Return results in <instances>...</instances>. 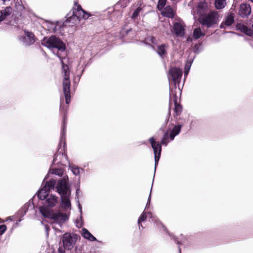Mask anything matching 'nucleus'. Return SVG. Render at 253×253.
<instances>
[{
  "label": "nucleus",
  "instance_id": "1",
  "mask_svg": "<svg viewBox=\"0 0 253 253\" xmlns=\"http://www.w3.org/2000/svg\"><path fill=\"white\" fill-rule=\"evenodd\" d=\"M181 127V125H178L175 126L170 131L168 130L164 134L161 143L156 141L154 137H151L149 139V142L150 143L154 153L155 167L158 165L161 157L162 151L161 145L167 146L169 142L173 140L175 136L180 133Z\"/></svg>",
  "mask_w": 253,
  "mask_h": 253
},
{
  "label": "nucleus",
  "instance_id": "2",
  "mask_svg": "<svg viewBox=\"0 0 253 253\" xmlns=\"http://www.w3.org/2000/svg\"><path fill=\"white\" fill-rule=\"evenodd\" d=\"M206 11L207 8L204 4L200 3L198 5V21L203 26L210 28L217 23L218 14L215 11H211L208 13H206Z\"/></svg>",
  "mask_w": 253,
  "mask_h": 253
},
{
  "label": "nucleus",
  "instance_id": "3",
  "mask_svg": "<svg viewBox=\"0 0 253 253\" xmlns=\"http://www.w3.org/2000/svg\"><path fill=\"white\" fill-rule=\"evenodd\" d=\"M39 210L40 213L44 217L51 219L54 222L60 224L65 222L69 218V213L54 212L53 210L45 206L40 207Z\"/></svg>",
  "mask_w": 253,
  "mask_h": 253
},
{
  "label": "nucleus",
  "instance_id": "4",
  "mask_svg": "<svg viewBox=\"0 0 253 253\" xmlns=\"http://www.w3.org/2000/svg\"><path fill=\"white\" fill-rule=\"evenodd\" d=\"M62 64V73L64 80L63 82V89L67 104H69L70 101V81L69 80V68L67 65L61 61Z\"/></svg>",
  "mask_w": 253,
  "mask_h": 253
},
{
  "label": "nucleus",
  "instance_id": "5",
  "mask_svg": "<svg viewBox=\"0 0 253 253\" xmlns=\"http://www.w3.org/2000/svg\"><path fill=\"white\" fill-rule=\"evenodd\" d=\"M42 44L49 48H56L60 50H64L65 49V43L55 36H52L49 38H44Z\"/></svg>",
  "mask_w": 253,
  "mask_h": 253
},
{
  "label": "nucleus",
  "instance_id": "6",
  "mask_svg": "<svg viewBox=\"0 0 253 253\" xmlns=\"http://www.w3.org/2000/svg\"><path fill=\"white\" fill-rule=\"evenodd\" d=\"M90 16V14L84 11L81 5L77 2H75V7L73 8L72 14L68 16L67 21L71 22V20L74 19L76 21H79L80 19H87Z\"/></svg>",
  "mask_w": 253,
  "mask_h": 253
},
{
  "label": "nucleus",
  "instance_id": "7",
  "mask_svg": "<svg viewBox=\"0 0 253 253\" xmlns=\"http://www.w3.org/2000/svg\"><path fill=\"white\" fill-rule=\"evenodd\" d=\"M78 240V235L70 233H65L62 237V243L64 249L71 250L76 244Z\"/></svg>",
  "mask_w": 253,
  "mask_h": 253
},
{
  "label": "nucleus",
  "instance_id": "8",
  "mask_svg": "<svg viewBox=\"0 0 253 253\" xmlns=\"http://www.w3.org/2000/svg\"><path fill=\"white\" fill-rule=\"evenodd\" d=\"M174 92V91L172 89L169 96V115H170L171 105L172 103L173 102L174 104V116L175 117L181 114L182 111V106L177 102V96H176V92Z\"/></svg>",
  "mask_w": 253,
  "mask_h": 253
},
{
  "label": "nucleus",
  "instance_id": "9",
  "mask_svg": "<svg viewBox=\"0 0 253 253\" xmlns=\"http://www.w3.org/2000/svg\"><path fill=\"white\" fill-rule=\"evenodd\" d=\"M169 79L173 82L176 90V85L178 84L180 82L182 71L179 68L172 67L169 70Z\"/></svg>",
  "mask_w": 253,
  "mask_h": 253
},
{
  "label": "nucleus",
  "instance_id": "10",
  "mask_svg": "<svg viewBox=\"0 0 253 253\" xmlns=\"http://www.w3.org/2000/svg\"><path fill=\"white\" fill-rule=\"evenodd\" d=\"M57 189L61 196L63 195H70V191L69 190L67 181L65 179H62L58 181Z\"/></svg>",
  "mask_w": 253,
  "mask_h": 253
},
{
  "label": "nucleus",
  "instance_id": "11",
  "mask_svg": "<svg viewBox=\"0 0 253 253\" xmlns=\"http://www.w3.org/2000/svg\"><path fill=\"white\" fill-rule=\"evenodd\" d=\"M251 13V7L249 4L242 3L240 5L238 14L242 18H248Z\"/></svg>",
  "mask_w": 253,
  "mask_h": 253
},
{
  "label": "nucleus",
  "instance_id": "12",
  "mask_svg": "<svg viewBox=\"0 0 253 253\" xmlns=\"http://www.w3.org/2000/svg\"><path fill=\"white\" fill-rule=\"evenodd\" d=\"M70 195H63L61 196V207L65 212L70 213L71 209V204L70 200Z\"/></svg>",
  "mask_w": 253,
  "mask_h": 253
},
{
  "label": "nucleus",
  "instance_id": "13",
  "mask_svg": "<svg viewBox=\"0 0 253 253\" xmlns=\"http://www.w3.org/2000/svg\"><path fill=\"white\" fill-rule=\"evenodd\" d=\"M237 30L243 32L246 35L252 37L253 36V30L242 23H237L236 26Z\"/></svg>",
  "mask_w": 253,
  "mask_h": 253
},
{
  "label": "nucleus",
  "instance_id": "14",
  "mask_svg": "<svg viewBox=\"0 0 253 253\" xmlns=\"http://www.w3.org/2000/svg\"><path fill=\"white\" fill-rule=\"evenodd\" d=\"M173 29L176 36L183 37L184 35V26L179 22H175L173 26Z\"/></svg>",
  "mask_w": 253,
  "mask_h": 253
},
{
  "label": "nucleus",
  "instance_id": "15",
  "mask_svg": "<svg viewBox=\"0 0 253 253\" xmlns=\"http://www.w3.org/2000/svg\"><path fill=\"white\" fill-rule=\"evenodd\" d=\"M234 22V14L230 13L225 18L220 26V28H225L226 26H230Z\"/></svg>",
  "mask_w": 253,
  "mask_h": 253
},
{
  "label": "nucleus",
  "instance_id": "16",
  "mask_svg": "<svg viewBox=\"0 0 253 253\" xmlns=\"http://www.w3.org/2000/svg\"><path fill=\"white\" fill-rule=\"evenodd\" d=\"M26 45H31L35 42L34 35L30 32H25V35L21 38Z\"/></svg>",
  "mask_w": 253,
  "mask_h": 253
},
{
  "label": "nucleus",
  "instance_id": "17",
  "mask_svg": "<svg viewBox=\"0 0 253 253\" xmlns=\"http://www.w3.org/2000/svg\"><path fill=\"white\" fill-rule=\"evenodd\" d=\"M163 10L161 12V14L163 16L169 18H174L175 13L170 6L168 5L166 7L163 8Z\"/></svg>",
  "mask_w": 253,
  "mask_h": 253
},
{
  "label": "nucleus",
  "instance_id": "18",
  "mask_svg": "<svg viewBox=\"0 0 253 253\" xmlns=\"http://www.w3.org/2000/svg\"><path fill=\"white\" fill-rule=\"evenodd\" d=\"M132 34V28H129L127 25L122 29L120 33V36L121 38H124L126 37H130Z\"/></svg>",
  "mask_w": 253,
  "mask_h": 253
},
{
  "label": "nucleus",
  "instance_id": "19",
  "mask_svg": "<svg viewBox=\"0 0 253 253\" xmlns=\"http://www.w3.org/2000/svg\"><path fill=\"white\" fill-rule=\"evenodd\" d=\"M81 234L85 239L90 241H95L97 240L86 228L82 229Z\"/></svg>",
  "mask_w": 253,
  "mask_h": 253
},
{
  "label": "nucleus",
  "instance_id": "20",
  "mask_svg": "<svg viewBox=\"0 0 253 253\" xmlns=\"http://www.w3.org/2000/svg\"><path fill=\"white\" fill-rule=\"evenodd\" d=\"M46 202L48 207H53L58 202V198L53 195H50L47 197Z\"/></svg>",
  "mask_w": 253,
  "mask_h": 253
},
{
  "label": "nucleus",
  "instance_id": "21",
  "mask_svg": "<svg viewBox=\"0 0 253 253\" xmlns=\"http://www.w3.org/2000/svg\"><path fill=\"white\" fill-rule=\"evenodd\" d=\"M48 187H43L42 189L39 191L38 197L41 200H44L48 194Z\"/></svg>",
  "mask_w": 253,
  "mask_h": 253
},
{
  "label": "nucleus",
  "instance_id": "22",
  "mask_svg": "<svg viewBox=\"0 0 253 253\" xmlns=\"http://www.w3.org/2000/svg\"><path fill=\"white\" fill-rule=\"evenodd\" d=\"M168 46L165 44H162L158 46L157 53L162 57L165 56L167 54L166 48Z\"/></svg>",
  "mask_w": 253,
  "mask_h": 253
},
{
  "label": "nucleus",
  "instance_id": "23",
  "mask_svg": "<svg viewBox=\"0 0 253 253\" xmlns=\"http://www.w3.org/2000/svg\"><path fill=\"white\" fill-rule=\"evenodd\" d=\"M146 219H147L146 213L145 212L143 211L140 215V217H139V218L138 219V221H137L139 229H140V227H141L143 228H144L143 227L141 223H142V222L145 221Z\"/></svg>",
  "mask_w": 253,
  "mask_h": 253
},
{
  "label": "nucleus",
  "instance_id": "24",
  "mask_svg": "<svg viewBox=\"0 0 253 253\" xmlns=\"http://www.w3.org/2000/svg\"><path fill=\"white\" fill-rule=\"evenodd\" d=\"M225 0H215V7L218 9H220L224 8L225 6Z\"/></svg>",
  "mask_w": 253,
  "mask_h": 253
},
{
  "label": "nucleus",
  "instance_id": "25",
  "mask_svg": "<svg viewBox=\"0 0 253 253\" xmlns=\"http://www.w3.org/2000/svg\"><path fill=\"white\" fill-rule=\"evenodd\" d=\"M205 34L202 33L201 30L200 28L195 29L193 32V37L195 39H199L202 36H204Z\"/></svg>",
  "mask_w": 253,
  "mask_h": 253
},
{
  "label": "nucleus",
  "instance_id": "26",
  "mask_svg": "<svg viewBox=\"0 0 253 253\" xmlns=\"http://www.w3.org/2000/svg\"><path fill=\"white\" fill-rule=\"evenodd\" d=\"M12 10V8L10 6H7L3 10H1L0 13H2L6 17L11 13Z\"/></svg>",
  "mask_w": 253,
  "mask_h": 253
},
{
  "label": "nucleus",
  "instance_id": "27",
  "mask_svg": "<svg viewBox=\"0 0 253 253\" xmlns=\"http://www.w3.org/2000/svg\"><path fill=\"white\" fill-rule=\"evenodd\" d=\"M167 0H158L157 8L159 10L161 11L164 8L166 4Z\"/></svg>",
  "mask_w": 253,
  "mask_h": 253
},
{
  "label": "nucleus",
  "instance_id": "28",
  "mask_svg": "<svg viewBox=\"0 0 253 253\" xmlns=\"http://www.w3.org/2000/svg\"><path fill=\"white\" fill-rule=\"evenodd\" d=\"M55 180H50L45 183L43 187H48V190L49 191L50 189L53 188L55 184Z\"/></svg>",
  "mask_w": 253,
  "mask_h": 253
},
{
  "label": "nucleus",
  "instance_id": "29",
  "mask_svg": "<svg viewBox=\"0 0 253 253\" xmlns=\"http://www.w3.org/2000/svg\"><path fill=\"white\" fill-rule=\"evenodd\" d=\"M129 3V2L128 0H120L117 3V5H120L122 8H125L127 6Z\"/></svg>",
  "mask_w": 253,
  "mask_h": 253
},
{
  "label": "nucleus",
  "instance_id": "30",
  "mask_svg": "<svg viewBox=\"0 0 253 253\" xmlns=\"http://www.w3.org/2000/svg\"><path fill=\"white\" fill-rule=\"evenodd\" d=\"M142 8L141 7H137L133 12L131 18L133 19H135L138 16L140 12L141 11Z\"/></svg>",
  "mask_w": 253,
  "mask_h": 253
},
{
  "label": "nucleus",
  "instance_id": "31",
  "mask_svg": "<svg viewBox=\"0 0 253 253\" xmlns=\"http://www.w3.org/2000/svg\"><path fill=\"white\" fill-rule=\"evenodd\" d=\"M15 6L17 9L22 10L24 8V6L22 4V0H16L15 2Z\"/></svg>",
  "mask_w": 253,
  "mask_h": 253
},
{
  "label": "nucleus",
  "instance_id": "32",
  "mask_svg": "<svg viewBox=\"0 0 253 253\" xmlns=\"http://www.w3.org/2000/svg\"><path fill=\"white\" fill-rule=\"evenodd\" d=\"M83 225V221L82 217L80 216L79 218H77L76 220V226L78 228H80L82 227Z\"/></svg>",
  "mask_w": 253,
  "mask_h": 253
},
{
  "label": "nucleus",
  "instance_id": "33",
  "mask_svg": "<svg viewBox=\"0 0 253 253\" xmlns=\"http://www.w3.org/2000/svg\"><path fill=\"white\" fill-rule=\"evenodd\" d=\"M52 173L56 175L61 176L62 174V170L61 169H52Z\"/></svg>",
  "mask_w": 253,
  "mask_h": 253
},
{
  "label": "nucleus",
  "instance_id": "34",
  "mask_svg": "<svg viewBox=\"0 0 253 253\" xmlns=\"http://www.w3.org/2000/svg\"><path fill=\"white\" fill-rule=\"evenodd\" d=\"M72 171L75 175H78L80 173V169L77 167H73L72 169Z\"/></svg>",
  "mask_w": 253,
  "mask_h": 253
},
{
  "label": "nucleus",
  "instance_id": "35",
  "mask_svg": "<svg viewBox=\"0 0 253 253\" xmlns=\"http://www.w3.org/2000/svg\"><path fill=\"white\" fill-rule=\"evenodd\" d=\"M6 230V226L4 225H0V235H2Z\"/></svg>",
  "mask_w": 253,
  "mask_h": 253
},
{
  "label": "nucleus",
  "instance_id": "36",
  "mask_svg": "<svg viewBox=\"0 0 253 253\" xmlns=\"http://www.w3.org/2000/svg\"><path fill=\"white\" fill-rule=\"evenodd\" d=\"M59 157L61 156V157H63L65 159H66V157H67L66 156H64L63 154H57V155H55L54 156V159H53V161L55 162L57 160V157H59Z\"/></svg>",
  "mask_w": 253,
  "mask_h": 253
},
{
  "label": "nucleus",
  "instance_id": "37",
  "mask_svg": "<svg viewBox=\"0 0 253 253\" xmlns=\"http://www.w3.org/2000/svg\"><path fill=\"white\" fill-rule=\"evenodd\" d=\"M68 16H69V15H68L67 16V18H68ZM78 21H76L75 19H72L71 20V22H69V21H67V19H66V22H67V23H71L72 24V25H71L72 26L74 25V24H76Z\"/></svg>",
  "mask_w": 253,
  "mask_h": 253
},
{
  "label": "nucleus",
  "instance_id": "38",
  "mask_svg": "<svg viewBox=\"0 0 253 253\" xmlns=\"http://www.w3.org/2000/svg\"><path fill=\"white\" fill-rule=\"evenodd\" d=\"M149 41H150L152 43H155L156 42V38L153 36H151L148 38Z\"/></svg>",
  "mask_w": 253,
  "mask_h": 253
},
{
  "label": "nucleus",
  "instance_id": "39",
  "mask_svg": "<svg viewBox=\"0 0 253 253\" xmlns=\"http://www.w3.org/2000/svg\"><path fill=\"white\" fill-rule=\"evenodd\" d=\"M64 250L61 247L58 249V253H65Z\"/></svg>",
  "mask_w": 253,
  "mask_h": 253
},
{
  "label": "nucleus",
  "instance_id": "40",
  "mask_svg": "<svg viewBox=\"0 0 253 253\" xmlns=\"http://www.w3.org/2000/svg\"><path fill=\"white\" fill-rule=\"evenodd\" d=\"M5 18H6V17H5V16L3 14H2V13H0V22L2 21L3 20H4Z\"/></svg>",
  "mask_w": 253,
  "mask_h": 253
},
{
  "label": "nucleus",
  "instance_id": "41",
  "mask_svg": "<svg viewBox=\"0 0 253 253\" xmlns=\"http://www.w3.org/2000/svg\"><path fill=\"white\" fill-rule=\"evenodd\" d=\"M5 18H6V17H5V16L3 14H2V13H0V22L2 21L3 20H4Z\"/></svg>",
  "mask_w": 253,
  "mask_h": 253
},
{
  "label": "nucleus",
  "instance_id": "42",
  "mask_svg": "<svg viewBox=\"0 0 253 253\" xmlns=\"http://www.w3.org/2000/svg\"><path fill=\"white\" fill-rule=\"evenodd\" d=\"M65 125V118H64V121H63V133H64V132Z\"/></svg>",
  "mask_w": 253,
  "mask_h": 253
},
{
  "label": "nucleus",
  "instance_id": "43",
  "mask_svg": "<svg viewBox=\"0 0 253 253\" xmlns=\"http://www.w3.org/2000/svg\"><path fill=\"white\" fill-rule=\"evenodd\" d=\"M45 229H46V231H47L48 229V227L46 225H45Z\"/></svg>",
  "mask_w": 253,
  "mask_h": 253
},
{
  "label": "nucleus",
  "instance_id": "44",
  "mask_svg": "<svg viewBox=\"0 0 253 253\" xmlns=\"http://www.w3.org/2000/svg\"><path fill=\"white\" fill-rule=\"evenodd\" d=\"M179 252L180 253L181 252V249L179 247Z\"/></svg>",
  "mask_w": 253,
  "mask_h": 253
},
{
  "label": "nucleus",
  "instance_id": "45",
  "mask_svg": "<svg viewBox=\"0 0 253 253\" xmlns=\"http://www.w3.org/2000/svg\"><path fill=\"white\" fill-rule=\"evenodd\" d=\"M176 243H177V244H180V243H179L178 241H177Z\"/></svg>",
  "mask_w": 253,
  "mask_h": 253
},
{
  "label": "nucleus",
  "instance_id": "46",
  "mask_svg": "<svg viewBox=\"0 0 253 253\" xmlns=\"http://www.w3.org/2000/svg\"><path fill=\"white\" fill-rule=\"evenodd\" d=\"M250 1H251V2H253V0H249Z\"/></svg>",
  "mask_w": 253,
  "mask_h": 253
},
{
  "label": "nucleus",
  "instance_id": "47",
  "mask_svg": "<svg viewBox=\"0 0 253 253\" xmlns=\"http://www.w3.org/2000/svg\"><path fill=\"white\" fill-rule=\"evenodd\" d=\"M128 1H129V2H130V0H128Z\"/></svg>",
  "mask_w": 253,
  "mask_h": 253
}]
</instances>
